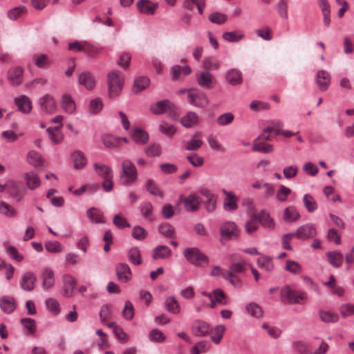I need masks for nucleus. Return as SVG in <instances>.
Wrapping results in <instances>:
<instances>
[{
    "label": "nucleus",
    "mask_w": 354,
    "mask_h": 354,
    "mask_svg": "<svg viewBox=\"0 0 354 354\" xmlns=\"http://www.w3.org/2000/svg\"><path fill=\"white\" fill-rule=\"evenodd\" d=\"M183 254L186 259L196 267L204 268L209 263V258L198 248H188L184 250Z\"/></svg>",
    "instance_id": "f257e3e1"
},
{
    "label": "nucleus",
    "mask_w": 354,
    "mask_h": 354,
    "mask_svg": "<svg viewBox=\"0 0 354 354\" xmlns=\"http://www.w3.org/2000/svg\"><path fill=\"white\" fill-rule=\"evenodd\" d=\"M109 95L111 98H114L120 93L124 83V77L116 71H112L107 75Z\"/></svg>",
    "instance_id": "f03ea898"
},
{
    "label": "nucleus",
    "mask_w": 354,
    "mask_h": 354,
    "mask_svg": "<svg viewBox=\"0 0 354 354\" xmlns=\"http://www.w3.org/2000/svg\"><path fill=\"white\" fill-rule=\"evenodd\" d=\"M121 167L120 180L127 185L134 183L138 178V171L134 164L125 159L122 160Z\"/></svg>",
    "instance_id": "7ed1b4c3"
},
{
    "label": "nucleus",
    "mask_w": 354,
    "mask_h": 354,
    "mask_svg": "<svg viewBox=\"0 0 354 354\" xmlns=\"http://www.w3.org/2000/svg\"><path fill=\"white\" fill-rule=\"evenodd\" d=\"M188 102L196 107L204 109L209 104L207 95L199 90L190 88L187 95Z\"/></svg>",
    "instance_id": "20e7f679"
},
{
    "label": "nucleus",
    "mask_w": 354,
    "mask_h": 354,
    "mask_svg": "<svg viewBox=\"0 0 354 354\" xmlns=\"http://www.w3.org/2000/svg\"><path fill=\"white\" fill-rule=\"evenodd\" d=\"M219 231L221 239L226 241L238 238L240 232L237 225L232 221L224 222Z\"/></svg>",
    "instance_id": "39448f33"
},
{
    "label": "nucleus",
    "mask_w": 354,
    "mask_h": 354,
    "mask_svg": "<svg viewBox=\"0 0 354 354\" xmlns=\"http://www.w3.org/2000/svg\"><path fill=\"white\" fill-rule=\"evenodd\" d=\"M179 201L183 204L185 211L196 212L200 207L201 198L196 194L192 193L187 196L183 194L180 195Z\"/></svg>",
    "instance_id": "423d86ee"
},
{
    "label": "nucleus",
    "mask_w": 354,
    "mask_h": 354,
    "mask_svg": "<svg viewBox=\"0 0 354 354\" xmlns=\"http://www.w3.org/2000/svg\"><path fill=\"white\" fill-rule=\"evenodd\" d=\"M39 102L42 111L46 113L53 114L57 110L56 102L54 97L49 94H46L40 97Z\"/></svg>",
    "instance_id": "0eeeda50"
},
{
    "label": "nucleus",
    "mask_w": 354,
    "mask_h": 354,
    "mask_svg": "<svg viewBox=\"0 0 354 354\" xmlns=\"http://www.w3.org/2000/svg\"><path fill=\"white\" fill-rule=\"evenodd\" d=\"M176 107L168 100H163L151 106V111L153 114L160 115L167 111H175Z\"/></svg>",
    "instance_id": "6e6552de"
},
{
    "label": "nucleus",
    "mask_w": 354,
    "mask_h": 354,
    "mask_svg": "<svg viewBox=\"0 0 354 354\" xmlns=\"http://www.w3.org/2000/svg\"><path fill=\"white\" fill-rule=\"evenodd\" d=\"M294 234L299 239H306L315 236L317 234V230L313 224L307 223L300 226Z\"/></svg>",
    "instance_id": "1a4fd4ad"
},
{
    "label": "nucleus",
    "mask_w": 354,
    "mask_h": 354,
    "mask_svg": "<svg viewBox=\"0 0 354 354\" xmlns=\"http://www.w3.org/2000/svg\"><path fill=\"white\" fill-rule=\"evenodd\" d=\"M286 298L291 304H303L307 300V295L302 291L292 290L289 288L286 290Z\"/></svg>",
    "instance_id": "9d476101"
},
{
    "label": "nucleus",
    "mask_w": 354,
    "mask_h": 354,
    "mask_svg": "<svg viewBox=\"0 0 354 354\" xmlns=\"http://www.w3.org/2000/svg\"><path fill=\"white\" fill-rule=\"evenodd\" d=\"M24 68L20 66H15L8 70L7 77L10 83L17 86L21 84L23 81Z\"/></svg>",
    "instance_id": "9b49d317"
},
{
    "label": "nucleus",
    "mask_w": 354,
    "mask_h": 354,
    "mask_svg": "<svg viewBox=\"0 0 354 354\" xmlns=\"http://www.w3.org/2000/svg\"><path fill=\"white\" fill-rule=\"evenodd\" d=\"M316 84L320 91H326L330 84L329 73L324 70L319 71L316 75Z\"/></svg>",
    "instance_id": "f8f14e48"
},
{
    "label": "nucleus",
    "mask_w": 354,
    "mask_h": 354,
    "mask_svg": "<svg viewBox=\"0 0 354 354\" xmlns=\"http://www.w3.org/2000/svg\"><path fill=\"white\" fill-rule=\"evenodd\" d=\"M198 84L205 88H210L214 81V76L209 72L205 71L196 74Z\"/></svg>",
    "instance_id": "ddd939ff"
},
{
    "label": "nucleus",
    "mask_w": 354,
    "mask_h": 354,
    "mask_svg": "<svg viewBox=\"0 0 354 354\" xmlns=\"http://www.w3.org/2000/svg\"><path fill=\"white\" fill-rule=\"evenodd\" d=\"M137 7L141 13L152 15L156 12L158 3L149 0H139L137 3Z\"/></svg>",
    "instance_id": "4468645a"
},
{
    "label": "nucleus",
    "mask_w": 354,
    "mask_h": 354,
    "mask_svg": "<svg viewBox=\"0 0 354 354\" xmlns=\"http://www.w3.org/2000/svg\"><path fill=\"white\" fill-rule=\"evenodd\" d=\"M116 274L120 281L127 283L131 278V272L127 263H120L116 266Z\"/></svg>",
    "instance_id": "2eb2a0df"
},
{
    "label": "nucleus",
    "mask_w": 354,
    "mask_h": 354,
    "mask_svg": "<svg viewBox=\"0 0 354 354\" xmlns=\"http://www.w3.org/2000/svg\"><path fill=\"white\" fill-rule=\"evenodd\" d=\"M24 180L27 187L30 190L38 188L41 185V180L39 175L34 171L24 174Z\"/></svg>",
    "instance_id": "dca6fc26"
},
{
    "label": "nucleus",
    "mask_w": 354,
    "mask_h": 354,
    "mask_svg": "<svg viewBox=\"0 0 354 354\" xmlns=\"http://www.w3.org/2000/svg\"><path fill=\"white\" fill-rule=\"evenodd\" d=\"M37 277L32 272L25 273L20 280L21 288L25 291H31L35 288Z\"/></svg>",
    "instance_id": "f3484780"
},
{
    "label": "nucleus",
    "mask_w": 354,
    "mask_h": 354,
    "mask_svg": "<svg viewBox=\"0 0 354 354\" xmlns=\"http://www.w3.org/2000/svg\"><path fill=\"white\" fill-rule=\"evenodd\" d=\"M131 136L133 142L140 145L147 144L149 138L148 133L140 128L133 129Z\"/></svg>",
    "instance_id": "a211bd4d"
},
{
    "label": "nucleus",
    "mask_w": 354,
    "mask_h": 354,
    "mask_svg": "<svg viewBox=\"0 0 354 354\" xmlns=\"http://www.w3.org/2000/svg\"><path fill=\"white\" fill-rule=\"evenodd\" d=\"M60 106L62 109L67 113L72 114L76 109V104L69 94H64L60 100Z\"/></svg>",
    "instance_id": "6ab92c4d"
},
{
    "label": "nucleus",
    "mask_w": 354,
    "mask_h": 354,
    "mask_svg": "<svg viewBox=\"0 0 354 354\" xmlns=\"http://www.w3.org/2000/svg\"><path fill=\"white\" fill-rule=\"evenodd\" d=\"M209 329V325L202 320H196L192 326V333L196 336H204Z\"/></svg>",
    "instance_id": "aec40b11"
},
{
    "label": "nucleus",
    "mask_w": 354,
    "mask_h": 354,
    "mask_svg": "<svg viewBox=\"0 0 354 354\" xmlns=\"http://www.w3.org/2000/svg\"><path fill=\"white\" fill-rule=\"evenodd\" d=\"M15 104L17 106L18 110L24 113H28L32 109L31 101L24 95L15 98Z\"/></svg>",
    "instance_id": "412c9836"
},
{
    "label": "nucleus",
    "mask_w": 354,
    "mask_h": 354,
    "mask_svg": "<svg viewBox=\"0 0 354 354\" xmlns=\"http://www.w3.org/2000/svg\"><path fill=\"white\" fill-rule=\"evenodd\" d=\"M78 82L80 84L84 86L88 90H92L95 86L93 75L88 71H84L80 75Z\"/></svg>",
    "instance_id": "4be33fe9"
},
{
    "label": "nucleus",
    "mask_w": 354,
    "mask_h": 354,
    "mask_svg": "<svg viewBox=\"0 0 354 354\" xmlns=\"http://www.w3.org/2000/svg\"><path fill=\"white\" fill-rule=\"evenodd\" d=\"M63 282L65 296H72L76 286V280L75 277L68 274H64L63 276Z\"/></svg>",
    "instance_id": "5701e85b"
},
{
    "label": "nucleus",
    "mask_w": 354,
    "mask_h": 354,
    "mask_svg": "<svg viewBox=\"0 0 354 354\" xmlns=\"http://www.w3.org/2000/svg\"><path fill=\"white\" fill-rule=\"evenodd\" d=\"M42 286L45 289L51 288L55 284L53 271L49 268H45L41 274Z\"/></svg>",
    "instance_id": "b1692460"
},
{
    "label": "nucleus",
    "mask_w": 354,
    "mask_h": 354,
    "mask_svg": "<svg viewBox=\"0 0 354 354\" xmlns=\"http://www.w3.org/2000/svg\"><path fill=\"white\" fill-rule=\"evenodd\" d=\"M165 308L170 313L177 315L180 312L178 301L174 296H169L165 300Z\"/></svg>",
    "instance_id": "393cba45"
},
{
    "label": "nucleus",
    "mask_w": 354,
    "mask_h": 354,
    "mask_svg": "<svg viewBox=\"0 0 354 354\" xmlns=\"http://www.w3.org/2000/svg\"><path fill=\"white\" fill-rule=\"evenodd\" d=\"M93 167L97 174L102 178H113V171L107 165L95 162Z\"/></svg>",
    "instance_id": "a878e982"
},
{
    "label": "nucleus",
    "mask_w": 354,
    "mask_h": 354,
    "mask_svg": "<svg viewBox=\"0 0 354 354\" xmlns=\"http://www.w3.org/2000/svg\"><path fill=\"white\" fill-rule=\"evenodd\" d=\"M227 83L232 86L241 84L243 82L242 73L236 69L229 70L225 75Z\"/></svg>",
    "instance_id": "bb28decb"
},
{
    "label": "nucleus",
    "mask_w": 354,
    "mask_h": 354,
    "mask_svg": "<svg viewBox=\"0 0 354 354\" xmlns=\"http://www.w3.org/2000/svg\"><path fill=\"white\" fill-rule=\"evenodd\" d=\"M327 260L334 268H339L343 263V254L337 250L328 252L326 253Z\"/></svg>",
    "instance_id": "cd10ccee"
},
{
    "label": "nucleus",
    "mask_w": 354,
    "mask_h": 354,
    "mask_svg": "<svg viewBox=\"0 0 354 354\" xmlns=\"http://www.w3.org/2000/svg\"><path fill=\"white\" fill-rule=\"evenodd\" d=\"M0 308L4 313H11L16 308L15 299L8 296L2 297L0 299Z\"/></svg>",
    "instance_id": "c85d7f7f"
},
{
    "label": "nucleus",
    "mask_w": 354,
    "mask_h": 354,
    "mask_svg": "<svg viewBox=\"0 0 354 354\" xmlns=\"http://www.w3.org/2000/svg\"><path fill=\"white\" fill-rule=\"evenodd\" d=\"M199 121L198 115L193 111H189L185 116L180 119L182 125L186 128H192L196 126Z\"/></svg>",
    "instance_id": "c756f323"
},
{
    "label": "nucleus",
    "mask_w": 354,
    "mask_h": 354,
    "mask_svg": "<svg viewBox=\"0 0 354 354\" xmlns=\"http://www.w3.org/2000/svg\"><path fill=\"white\" fill-rule=\"evenodd\" d=\"M71 158L74 163V167L76 169H81L84 168L86 163L87 159L81 151L77 150L72 153Z\"/></svg>",
    "instance_id": "7c9ffc66"
},
{
    "label": "nucleus",
    "mask_w": 354,
    "mask_h": 354,
    "mask_svg": "<svg viewBox=\"0 0 354 354\" xmlns=\"http://www.w3.org/2000/svg\"><path fill=\"white\" fill-rule=\"evenodd\" d=\"M171 255V250L166 245H160L156 247L152 251V258L153 259H166Z\"/></svg>",
    "instance_id": "2f4dec72"
},
{
    "label": "nucleus",
    "mask_w": 354,
    "mask_h": 354,
    "mask_svg": "<svg viewBox=\"0 0 354 354\" xmlns=\"http://www.w3.org/2000/svg\"><path fill=\"white\" fill-rule=\"evenodd\" d=\"M63 124L58 125L54 128L49 127L47 129V133L52 142L54 144L60 143L64 138L63 134L60 132V129Z\"/></svg>",
    "instance_id": "473e14b6"
},
{
    "label": "nucleus",
    "mask_w": 354,
    "mask_h": 354,
    "mask_svg": "<svg viewBox=\"0 0 354 354\" xmlns=\"http://www.w3.org/2000/svg\"><path fill=\"white\" fill-rule=\"evenodd\" d=\"M223 208L227 212H232L238 208V198L234 194H227L223 201Z\"/></svg>",
    "instance_id": "72a5a7b5"
},
{
    "label": "nucleus",
    "mask_w": 354,
    "mask_h": 354,
    "mask_svg": "<svg viewBox=\"0 0 354 354\" xmlns=\"http://www.w3.org/2000/svg\"><path fill=\"white\" fill-rule=\"evenodd\" d=\"M88 218L95 223H104L105 219L103 213L95 207H91L86 212Z\"/></svg>",
    "instance_id": "f704fd0d"
},
{
    "label": "nucleus",
    "mask_w": 354,
    "mask_h": 354,
    "mask_svg": "<svg viewBox=\"0 0 354 354\" xmlns=\"http://www.w3.org/2000/svg\"><path fill=\"white\" fill-rule=\"evenodd\" d=\"M259 222L266 229L272 230L274 227V222L269 213L262 210L258 216Z\"/></svg>",
    "instance_id": "c9c22d12"
},
{
    "label": "nucleus",
    "mask_w": 354,
    "mask_h": 354,
    "mask_svg": "<svg viewBox=\"0 0 354 354\" xmlns=\"http://www.w3.org/2000/svg\"><path fill=\"white\" fill-rule=\"evenodd\" d=\"M258 266L267 272H271L274 268L272 260L270 257L261 255L257 259Z\"/></svg>",
    "instance_id": "e433bc0d"
},
{
    "label": "nucleus",
    "mask_w": 354,
    "mask_h": 354,
    "mask_svg": "<svg viewBox=\"0 0 354 354\" xmlns=\"http://www.w3.org/2000/svg\"><path fill=\"white\" fill-rule=\"evenodd\" d=\"M0 214L8 217L15 218L17 215V211L5 201H0Z\"/></svg>",
    "instance_id": "4c0bfd02"
},
{
    "label": "nucleus",
    "mask_w": 354,
    "mask_h": 354,
    "mask_svg": "<svg viewBox=\"0 0 354 354\" xmlns=\"http://www.w3.org/2000/svg\"><path fill=\"white\" fill-rule=\"evenodd\" d=\"M299 217V214L295 207L289 206L284 209L283 218L286 222H294L297 221Z\"/></svg>",
    "instance_id": "58836bf2"
},
{
    "label": "nucleus",
    "mask_w": 354,
    "mask_h": 354,
    "mask_svg": "<svg viewBox=\"0 0 354 354\" xmlns=\"http://www.w3.org/2000/svg\"><path fill=\"white\" fill-rule=\"evenodd\" d=\"M245 310L251 316L260 318L263 315L262 308L255 302H250L245 306Z\"/></svg>",
    "instance_id": "ea45409f"
},
{
    "label": "nucleus",
    "mask_w": 354,
    "mask_h": 354,
    "mask_svg": "<svg viewBox=\"0 0 354 354\" xmlns=\"http://www.w3.org/2000/svg\"><path fill=\"white\" fill-rule=\"evenodd\" d=\"M102 140L104 145L106 148H120V140L118 137H115L111 134H106L102 136Z\"/></svg>",
    "instance_id": "a19ab883"
},
{
    "label": "nucleus",
    "mask_w": 354,
    "mask_h": 354,
    "mask_svg": "<svg viewBox=\"0 0 354 354\" xmlns=\"http://www.w3.org/2000/svg\"><path fill=\"white\" fill-rule=\"evenodd\" d=\"M45 304L47 310L53 315H57L59 314L61 309L58 301L54 298L50 297L46 299Z\"/></svg>",
    "instance_id": "79ce46f5"
},
{
    "label": "nucleus",
    "mask_w": 354,
    "mask_h": 354,
    "mask_svg": "<svg viewBox=\"0 0 354 354\" xmlns=\"http://www.w3.org/2000/svg\"><path fill=\"white\" fill-rule=\"evenodd\" d=\"M225 331V327L223 325L216 326L210 331L212 341L216 344H218L222 339Z\"/></svg>",
    "instance_id": "37998d69"
},
{
    "label": "nucleus",
    "mask_w": 354,
    "mask_h": 354,
    "mask_svg": "<svg viewBox=\"0 0 354 354\" xmlns=\"http://www.w3.org/2000/svg\"><path fill=\"white\" fill-rule=\"evenodd\" d=\"M128 259L130 262L134 265H140L142 259L140 254V251L138 247H133L128 252Z\"/></svg>",
    "instance_id": "c03bdc74"
},
{
    "label": "nucleus",
    "mask_w": 354,
    "mask_h": 354,
    "mask_svg": "<svg viewBox=\"0 0 354 354\" xmlns=\"http://www.w3.org/2000/svg\"><path fill=\"white\" fill-rule=\"evenodd\" d=\"M243 37V33L240 30L225 32L223 34V39L228 42H237L242 39Z\"/></svg>",
    "instance_id": "a18cd8bd"
},
{
    "label": "nucleus",
    "mask_w": 354,
    "mask_h": 354,
    "mask_svg": "<svg viewBox=\"0 0 354 354\" xmlns=\"http://www.w3.org/2000/svg\"><path fill=\"white\" fill-rule=\"evenodd\" d=\"M149 79L147 77H140L137 78L133 84V91L135 93H140L145 89L149 85Z\"/></svg>",
    "instance_id": "49530a36"
},
{
    "label": "nucleus",
    "mask_w": 354,
    "mask_h": 354,
    "mask_svg": "<svg viewBox=\"0 0 354 354\" xmlns=\"http://www.w3.org/2000/svg\"><path fill=\"white\" fill-rule=\"evenodd\" d=\"M254 151L269 153L273 151V146L263 142H255L252 148Z\"/></svg>",
    "instance_id": "de8ad7c7"
},
{
    "label": "nucleus",
    "mask_w": 354,
    "mask_h": 354,
    "mask_svg": "<svg viewBox=\"0 0 354 354\" xmlns=\"http://www.w3.org/2000/svg\"><path fill=\"white\" fill-rule=\"evenodd\" d=\"M319 315L321 320L326 323H335L339 319L337 314L330 311L320 310Z\"/></svg>",
    "instance_id": "09e8293b"
},
{
    "label": "nucleus",
    "mask_w": 354,
    "mask_h": 354,
    "mask_svg": "<svg viewBox=\"0 0 354 354\" xmlns=\"http://www.w3.org/2000/svg\"><path fill=\"white\" fill-rule=\"evenodd\" d=\"M305 207L309 212H313L317 209V204L314 198L309 194H306L303 197Z\"/></svg>",
    "instance_id": "8fccbe9b"
},
{
    "label": "nucleus",
    "mask_w": 354,
    "mask_h": 354,
    "mask_svg": "<svg viewBox=\"0 0 354 354\" xmlns=\"http://www.w3.org/2000/svg\"><path fill=\"white\" fill-rule=\"evenodd\" d=\"M153 207L151 203L145 202L140 205V212L142 216L149 221L152 220Z\"/></svg>",
    "instance_id": "3c124183"
},
{
    "label": "nucleus",
    "mask_w": 354,
    "mask_h": 354,
    "mask_svg": "<svg viewBox=\"0 0 354 354\" xmlns=\"http://www.w3.org/2000/svg\"><path fill=\"white\" fill-rule=\"evenodd\" d=\"M259 223L258 216L256 214H252L245 225L247 233L251 234L255 232L259 227Z\"/></svg>",
    "instance_id": "603ef678"
},
{
    "label": "nucleus",
    "mask_w": 354,
    "mask_h": 354,
    "mask_svg": "<svg viewBox=\"0 0 354 354\" xmlns=\"http://www.w3.org/2000/svg\"><path fill=\"white\" fill-rule=\"evenodd\" d=\"M103 49V47L93 45L86 41L84 53L91 57H95L102 52Z\"/></svg>",
    "instance_id": "864d4df0"
},
{
    "label": "nucleus",
    "mask_w": 354,
    "mask_h": 354,
    "mask_svg": "<svg viewBox=\"0 0 354 354\" xmlns=\"http://www.w3.org/2000/svg\"><path fill=\"white\" fill-rule=\"evenodd\" d=\"M209 20L216 24H223L227 20V16L222 12H214L209 15Z\"/></svg>",
    "instance_id": "5fc2aeb1"
},
{
    "label": "nucleus",
    "mask_w": 354,
    "mask_h": 354,
    "mask_svg": "<svg viewBox=\"0 0 354 354\" xmlns=\"http://www.w3.org/2000/svg\"><path fill=\"white\" fill-rule=\"evenodd\" d=\"M6 186L8 187L11 195L14 196L19 194L24 189L21 183L16 180H9L7 183Z\"/></svg>",
    "instance_id": "6e6d98bb"
},
{
    "label": "nucleus",
    "mask_w": 354,
    "mask_h": 354,
    "mask_svg": "<svg viewBox=\"0 0 354 354\" xmlns=\"http://www.w3.org/2000/svg\"><path fill=\"white\" fill-rule=\"evenodd\" d=\"M103 107L102 101L100 98L96 97L93 99L89 102L88 110L92 114L98 113Z\"/></svg>",
    "instance_id": "4d7b16f0"
},
{
    "label": "nucleus",
    "mask_w": 354,
    "mask_h": 354,
    "mask_svg": "<svg viewBox=\"0 0 354 354\" xmlns=\"http://www.w3.org/2000/svg\"><path fill=\"white\" fill-rule=\"evenodd\" d=\"M158 229L160 233L166 237H174L175 235L174 227L168 223L160 225Z\"/></svg>",
    "instance_id": "13d9d810"
},
{
    "label": "nucleus",
    "mask_w": 354,
    "mask_h": 354,
    "mask_svg": "<svg viewBox=\"0 0 354 354\" xmlns=\"http://www.w3.org/2000/svg\"><path fill=\"white\" fill-rule=\"evenodd\" d=\"M145 187L147 190L153 196H163L162 192L156 185L154 181L151 179H148L145 183Z\"/></svg>",
    "instance_id": "bf43d9fd"
},
{
    "label": "nucleus",
    "mask_w": 354,
    "mask_h": 354,
    "mask_svg": "<svg viewBox=\"0 0 354 354\" xmlns=\"http://www.w3.org/2000/svg\"><path fill=\"white\" fill-rule=\"evenodd\" d=\"M122 315L127 320L132 319L134 316V308L129 300L125 301L124 307L122 310Z\"/></svg>",
    "instance_id": "052dcab7"
},
{
    "label": "nucleus",
    "mask_w": 354,
    "mask_h": 354,
    "mask_svg": "<svg viewBox=\"0 0 354 354\" xmlns=\"http://www.w3.org/2000/svg\"><path fill=\"white\" fill-rule=\"evenodd\" d=\"M131 234L135 239L142 241L147 237L148 233L142 227L136 225L133 227Z\"/></svg>",
    "instance_id": "680f3d73"
},
{
    "label": "nucleus",
    "mask_w": 354,
    "mask_h": 354,
    "mask_svg": "<svg viewBox=\"0 0 354 354\" xmlns=\"http://www.w3.org/2000/svg\"><path fill=\"white\" fill-rule=\"evenodd\" d=\"M161 152V147L158 144H151L145 149V153L150 157L160 156Z\"/></svg>",
    "instance_id": "e2e57ef3"
},
{
    "label": "nucleus",
    "mask_w": 354,
    "mask_h": 354,
    "mask_svg": "<svg viewBox=\"0 0 354 354\" xmlns=\"http://www.w3.org/2000/svg\"><path fill=\"white\" fill-rule=\"evenodd\" d=\"M285 269L295 274L301 273L302 270L301 266L298 262L291 260L286 262Z\"/></svg>",
    "instance_id": "0e129e2a"
},
{
    "label": "nucleus",
    "mask_w": 354,
    "mask_h": 354,
    "mask_svg": "<svg viewBox=\"0 0 354 354\" xmlns=\"http://www.w3.org/2000/svg\"><path fill=\"white\" fill-rule=\"evenodd\" d=\"M291 189L284 185H281L277 192L276 197L280 202H286L288 196L290 194Z\"/></svg>",
    "instance_id": "69168bd1"
},
{
    "label": "nucleus",
    "mask_w": 354,
    "mask_h": 354,
    "mask_svg": "<svg viewBox=\"0 0 354 354\" xmlns=\"http://www.w3.org/2000/svg\"><path fill=\"white\" fill-rule=\"evenodd\" d=\"M234 116L232 113H225L219 115L217 119V123L221 126H225L232 122Z\"/></svg>",
    "instance_id": "338daca9"
},
{
    "label": "nucleus",
    "mask_w": 354,
    "mask_h": 354,
    "mask_svg": "<svg viewBox=\"0 0 354 354\" xmlns=\"http://www.w3.org/2000/svg\"><path fill=\"white\" fill-rule=\"evenodd\" d=\"M339 313L342 317L345 318L348 316L354 315V304H344L339 307Z\"/></svg>",
    "instance_id": "774afa93"
}]
</instances>
